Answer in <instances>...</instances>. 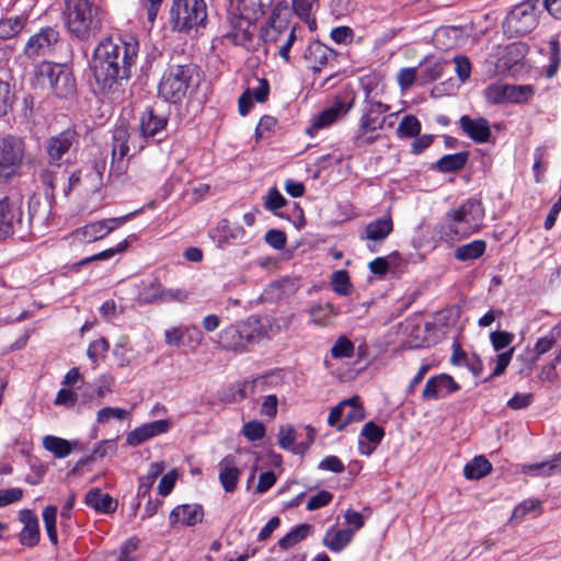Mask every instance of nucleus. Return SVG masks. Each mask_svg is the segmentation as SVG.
Listing matches in <instances>:
<instances>
[{
	"label": "nucleus",
	"instance_id": "obj_63",
	"mask_svg": "<svg viewBox=\"0 0 561 561\" xmlns=\"http://www.w3.org/2000/svg\"><path fill=\"white\" fill-rule=\"evenodd\" d=\"M245 92L250 93V98L259 103H264L270 94V84L266 79H257V87L249 88Z\"/></svg>",
	"mask_w": 561,
	"mask_h": 561
},
{
	"label": "nucleus",
	"instance_id": "obj_50",
	"mask_svg": "<svg viewBox=\"0 0 561 561\" xmlns=\"http://www.w3.org/2000/svg\"><path fill=\"white\" fill-rule=\"evenodd\" d=\"M294 12L302 20L309 21L318 8V0H291Z\"/></svg>",
	"mask_w": 561,
	"mask_h": 561
},
{
	"label": "nucleus",
	"instance_id": "obj_3",
	"mask_svg": "<svg viewBox=\"0 0 561 561\" xmlns=\"http://www.w3.org/2000/svg\"><path fill=\"white\" fill-rule=\"evenodd\" d=\"M279 331L280 327L274 324L270 318L250 317L224 328L217 335V343L222 350L244 353L251 345L263 339H271Z\"/></svg>",
	"mask_w": 561,
	"mask_h": 561
},
{
	"label": "nucleus",
	"instance_id": "obj_18",
	"mask_svg": "<svg viewBox=\"0 0 561 561\" xmlns=\"http://www.w3.org/2000/svg\"><path fill=\"white\" fill-rule=\"evenodd\" d=\"M170 428L171 422L169 420H157L145 423L128 433L126 443L135 447L156 436L168 433Z\"/></svg>",
	"mask_w": 561,
	"mask_h": 561
},
{
	"label": "nucleus",
	"instance_id": "obj_20",
	"mask_svg": "<svg viewBox=\"0 0 561 561\" xmlns=\"http://www.w3.org/2000/svg\"><path fill=\"white\" fill-rule=\"evenodd\" d=\"M76 137V130L68 128L48 140L47 154L50 163H56L57 168L59 167L58 161L69 151Z\"/></svg>",
	"mask_w": 561,
	"mask_h": 561
},
{
	"label": "nucleus",
	"instance_id": "obj_43",
	"mask_svg": "<svg viewBox=\"0 0 561 561\" xmlns=\"http://www.w3.org/2000/svg\"><path fill=\"white\" fill-rule=\"evenodd\" d=\"M41 182L43 185H45L50 192L46 191L45 194L48 198L54 199L55 198V188L57 184L65 180V172H58L54 169H45L39 174Z\"/></svg>",
	"mask_w": 561,
	"mask_h": 561
},
{
	"label": "nucleus",
	"instance_id": "obj_10",
	"mask_svg": "<svg viewBox=\"0 0 561 561\" xmlns=\"http://www.w3.org/2000/svg\"><path fill=\"white\" fill-rule=\"evenodd\" d=\"M207 19V8L204 0H173L170 10V22L173 30L187 31L199 26Z\"/></svg>",
	"mask_w": 561,
	"mask_h": 561
},
{
	"label": "nucleus",
	"instance_id": "obj_29",
	"mask_svg": "<svg viewBox=\"0 0 561 561\" xmlns=\"http://www.w3.org/2000/svg\"><path fill=\"white\" fill-rule=\"evenodd\" d=\"M353 537L354 530L352 529L335 530L332 527L325 533L322 545L330 551L339 553L352 541Z\"/></svg>",
	"mask_w": 561,
	"mask_h": 561
},
{
	"label": "nucleus",
	"instance_id": "obj_16",
	"mask_svg": "<svg viewBox=\"0 0 561 561\" xmlns=\"http://www.w3.org/2000/svg\"><path fill=\"white\" fill-rule=\"evenodd\" d=\"M504 26L515 36L528 34L536 26L534 7L530 3L516 5L506 16Z\"/></svg>",
	"mask_w": 561,
	"mask_h": 561
},
{
	"label": "nucleus",
	"instance_id": "obj_53",
	"mask_svg": "<svg viewBox=\"0 0 561 561\" xmlns=\"http://www.w3.org/2000/svg\"><path fill=\"white\" fill-rule=\"evenodd\" d=\"M514 339L515 335L507 331L497 330L490 334V342L496 352L510 347Z\"/></svg>",
	"mask_w": 561,
	"mask_h": 561
},
{
	"label": "nucleus",
	"instance_id": "obj_15",
	"mask_svg": "<svg viewBox=\"0 0 561 561\" xmlns=\"http://www.w3.org/2000/svg\"><path fill=\"white\" fill-rule=\"evenodd\" d=\"M290 10L286 1L278 2L272 12L267 25L262 28V38L264 42L277 43L289 30Z\"/></svg>",
	"mask_w": 561,
	"mask_h": 561
},
{
	"label": "nucleus",
	"instance_id": "obj_8",
	"mask_svg": "<svg viewBox=\"0 0 561 561\" xmlns=\"http://www.w3.org/2000/svg\"><path fill=\"white\" fill-rule=\"evenodd\" d=\"M194 72L193 65L169 66L160 79L159 95L169 103H180L187 94Z\"/></svg>",
	"mask_w": 561,
	"mask_h": 561
},
{
	"label": "nucleus",
	"instance_id": "obj_60",
	"mask_svg": "<svg viewBox=\"0 0 561 561\" xmlns=\"http://www.w3.org/2000/svg\"><path fill=\"white\" fill-rule=\"evenodd\" d=\"M117 450L116 439H104L98 443L93 449L92 457L106 458L115 455Z\"/></svg>",
	"mask_w": 561,
	"mask_h": 561
},
{
	"label": "nucleus",
	"instance_id": "obj_46",
	"mask_svg": "<svg viewBox=\"0 0 561 561\" xmlns=\"http://www.w3.org/2000/svg\"><path fill=\"white\" fill-rule=\"evenodd\" d=\"M184 341L183 346L195 350L202 345L204 335L195 324L183 325Z\"/></svg>",
	"mask_w": 561,
	"mask_h": 561
},
{
	"label": "nucleus",
	"instance_id": "obj_48",
	"mask_svg": "<svg viewBox=\"0 0 561 561\" xmlns=\"http://www.w3.org/2000/svg\"><path fill=\"white\" fill-rule=\"evenodd\" d=\"M533 94L530 85H506V102L520 103Z\"/></svg>",
	"mask_w": 561,
	"mask_h": 561
},
{
	"label": "nucleus",
	"instance_id": "obj_62",
	"mask_svg": "<svg viewBox=\"0 0 561 561\" xmlns=\"http://www.w3.org/2000/svg\"><path fill=\"white\" fill-rule=\"evenodd\" d=\"M332 499L333 495L331 492L327 490H321L309 499L306 508L308 511H317L319 508L327 506L332 501Z\"/></svg>",
	"mask_w": 561,
	"mask_h": 561
},
{
	"label": "nucleus",
	"instance_id": "obj_7",
	"mask_svg": "<svg viewBox=\"0 0 561 561\" xmlns=\"http://www.w3.org/2000/svg\"><path fill=\"white\" fill-rule=\"evenodd\" d=\"M367 92L365 98L364 113L359 119L358 129L353 138L354 145L365 147L371 145L378 137L379 130L383 128L387 119L396 117L397 114L383 116L390 110V106L369 98Z\"/></svg>",
	"mask_w": 561,
	"mask_h": 561
},
{
	"label": "nucleus",
	"instance_id": "obj_47",
	"mask_svg": "<svg viewBox=\"0 0 561 561\" xmlns=\"http://www.w3.org/2000/svg\"><path fill=\"white\" fill-rule=\"evenodd\" d=\"M529 470L537 471L536 474L539 476H552L561 472V454L548 461L531 466Z\"/></svg>",
	"mask_w": 561,
	"mask_h": 561
},
{
	"label": "nucleus",
	"instance_id": "obj_14",
	"mask_svg": "<svg viewBox=\"0 0 561 561\" xmlns=\"http://www.w3.org/2000/svg\"><path fill=\"white\" fill-rule=\"evenodd\" d=\"M167 125L168 117L165 115H158L153 110L147 108L139 117V139L137 144L133 141V147L141 151L146 147L147 140L162 134Z\"/></svg>",
	"mask_w": 561,
	"mask_h": 561
},
{
	"label": "nucleus",
	"instance_id": "obj_12",
	"mask_svg": "<svg viewBox=\"0 0 561 561\" xmlns=\"http://www.w3.org/2000/svg\"><path fill=\"white\" fill-rule=\"evenodd\" d=\"M24 150V142L21 138L0 137V184L10 182L19 174Z\"/></svg>",
	"mask_w": 561,
	"mask_h": 561
},
{
	"label": "nucleus",
	"instance_id": "obj_30",
	"mask_svg": "<svg viewBox=\"0 0 561 561\" xmlns=\"http://www.w3.org/2000/svg\"><path fill=\"white\" fill-rule=\"evenodd\" d=\"M393 230L390 216L370 221L365 228V238L369 241H383Z\"/></svg>",
	"mask_w": 561,
	"mask_h": 561
},
{
	"label": "nucleus",
	"instance_id": "obj_49",
	"mask_svg": "<svg viewBox=\"0 0 561 561\" xmlns=\"http://www.w3.org/2000/svg\"><path fill=\"white\" fill-rule=\"evenodd\" d=\"M129 243L127 240L121 241L115 248L106 249L100 253H96L92 256L83 259L79 264L85 265L92 261H105L112 259L115 254L122 253L127 250Z\"/></svg>",
	"mask_w": 561,
	"mask_h": 561
},
{
	"label": "nucleus",
	"instance_id": "obj_45",
	"mask_svg": "<svg viewBox=\"0 0 561 561\" xmlns=\"http://www.w3.org/2000/svg\"><path fill=\"white\" fill-rule=\"evenodd\" d=\"M354 348L353 342L342 335L333 344L331 355L333 358H351L354 355Z\"/></svg>",
	"mask_w": 561,
	"mask_h": 561
},
{
	"label": "nucleus",
	"instance_id": "obj_57",
	"mask_svg": "<svg viewBox=\"0 0 561 561\" xmlns=\"http://www.w3.org/2000/svg\"><path fill=\"white\" fill-rule=\"evenodd\" d=\"M286 205V198L280 194L276 187L270 188L267 196L264 201V207L276 214V210Z\"/></svg>",
	"mask_w": 561,
	"mask_h": 561
},
{
	"label": "nucleus",
	"instance_id": "obj_28",
	"mask_svg": "<svg viewBox=\"0 0 561 561\" xmlns=\"http://www.w3.org/2000/svg\"><path fill=\"white\" fill-rule=\"evenodd\" d=\"M151 289L154 294L144 297V302H153L160 300L162 302H183L188 298V293L183 288H163L161 284H153Z\"/></svg>",
	"mask_w": 561,
	"mask_h": 561
},
{
	"label": "nucleus",
	"instance_id": "obj_61",
	"mask_svg": "<svg viewBox=\"0 0 561 561\" xmlns=\"http://www.w3.org/2000/svg\"><path fill=\"white\" fill-rule=\"evenodd\" d=\"M506 85L492 84L485 89V99L491 104H500L506 102Z\"/></svg>",
	"mask_w": 561,
	"mask_h": 561
},
{
	"label": "nucleus",
	"instance_id": "obj_5",
	"mask_svg": "<svg viewBox=\"0 0 561 561\" xmlns=\"http://www.w3.org/2000/svg\"><path fill=\"white\" fill-rule=\"evenodd\" d=\"M62 18L68 33L80 41L95 37L102 28L103 12L90 0H65Z\"/></svg>",
	"mask_w": 561,
	"mask_h": 561
},
{
	"label": "nucleus",
	"instance_id": "obj_37",
	"mask_svg": "<svg viewBox=\"0 0 561 561\" xmlns=\"http://www.w3.org/2000/svg\"><path fill=\"white\" fill-rule=\"evenodd\" d=\"M339 309L331 302L318 304L309 309L310 321L317 325H327L331 316H336Z\"/></svg>",
	"mask_w": 561,
	"mask_h": 561
},
{
	"label": "nucleus",
	"instance_id": "obj_51",
	"mask_svg": "<svg viewBox=\"0 0 561 561\" xmlns=\"http://www.w3.org/2000/svg\"><path fill=\"white\" fill-rule=\"evenodd\" d=\"M383 436V428L371 421L366 423L360 432V437H364L368 443L374 444L375 446L381 443Z\"/></svg>",
	"mask_w": 561,
	"mask_h": 561
},
{
	"label": "nucleus",
	"instance_id": "obj_56",
	"mask_svg": "<svg viewBox=\"0 0 561 561\" xmlns=\"http://www.w3.org/2000/svg\"><path fill=\"white\" fill-rule=\"evenodd\" d=\"M332 286L340 296H346L350 293V278L347 272L336 271L332 275Z\"/></svg>",
	"mask_w": 561,
	"mask_h": 561
},
{
	"label": "nucleus",
	"instance_id": "obj_17",
	"mask_svg": "<svg viewBox=\"0 0 561 561\" xmlns=\"http://www.w3.org/2000/svg\"><path fill=\"white\" fill-rule=\"evenodd\" d=\"M460 390V385L448 374H438L428 378L422 391L421 399L425 402L449 397Z\"/></svg>",
	"mask_w": 561,
	"mask_h": 561
},
{
	"label": "nucleus",
	"instance_id": "obj_1",
	"mask_svg": "<svg viewBox=\"0 0 561 561\" xmlns=\"http://www.w3.org/2000/svg\"><path fill=\"white\" fill-rule=\"evenodd\" d=\"M138 42L121 37L103 39L93 53L94 77L103 93L121 92L123 81L131 76V67L138 57Z\"/></svg>",
	"mask_w": 561,
	"mask_h": 561
},
{
	"label": "nucleus",
	"instance_id": "obj_21",
	"mask_svg": "<svg viewBox=\"0 0 561 561\" xmlns=\"http://www.w3.org/2000/svg\"><path fill=\"white\" fill-rule=\"evenodd\" d=\"M219 482L227 493H232L238 486L241 470L232 455L224 457L219 463Z\"/></svg>",
	"mask_w": 561,
	"mask_h": 561
},
{
	"label": "nucleus",
	"instance_id": "obj_41",
	"mask_svg": "<svg viewBox=\"0 0 561 561\" xmlns=\"http://www.w3.org/2000/svg\"><path fill=\"white\" fill-rule=\"evenodd\" d=\"M26 19L14 16L0 20V38L9 39L18 35L25 27Z\"/></svg>",
	"mask_w": 561,
	"mask_h": 561
},
{
	"label": "nucleus",
	"instance_id": "obj_11",
	"mask_svg": "<svg viewBox=\"0 0 561 561\" xmlns=\"http://www.w3.org/2000/svg\"><path fill=\"white\" fill-rule=\"evenodd\" d=\"M61 42L57 26H44L32 34L24 44L22 55L32 61L53 56Z\"/></svg>",
	"mask_w": 561,
	"mask_h": 561
},
{
	"label": "nucleus",
	"instance_id": "obj_33",
	"mask_svg": "<svg viewBox=\"0 0 561 561\" xmlns=\"http://www.w3.org/2000/svg\"><path fill=\"white\" fill-rule=\"evenodd\" d=\"M485 250L486 242L484 240H473L458 247L455 250V257L461 262L477 260L484 254Z\"/></svg>",
	"mask_w": 561,
	"mask_h": 561
},
{
	"label": "nucleus",
	"instance_id": "obj_59",
	"mask_svg": "<svg viewBox=\"0 0 561 561\" xmlns=\"http://www.w3.org/2000/svg\"><path fill=\"white\" fill-rule=\"evenodd\" d=\"M514 351H515L514 347H510L507 351L497 355L495 367H494L493 371L491 373V375L485 379V381L490 380L493 377L501 376L505 371V369L507 368V366L510 365V363L512 360Z\"/></svg>",
	"mask_w": 561,
	"mask_h": 561
},
{
	"label": "nucleus",
	"instance_id": "obj_24",
	"mask_svg": "<svg viewBox=\"0 0 561 561\" xmlns=\"http://www.w3.org/2000/svg\"><path fill=\"white\" fill-rule=\"evenodd\" d=\"M307 433V442L301 443L298 446H294L296 440V431L291 425H286L280 427L278 433V444L283 449L291 450L295 454H301L309 448V446L313 443L314 432L310 426L306 427Z\"/></svg>",
	"mask_w": 561,
	"mask_h": 561
},
{
	"label": "nucleus",
	"instance_id": "obj_38",
	"mask_svg": "<svg viewBox=\"0 0 561 561\" xmlns=\"http://www.w3.org/2000/svg\"><path fill=\"white\" fill-rule=\"evenodd\" d=\"M541 501L534 499L525 500L514 508L512 520L515 523H520L527 515L537 517L539 514H541Z\"/></svg>",
	"mask_w": 561,
	"mask_h": 561
},
{
	"label": "nucleus",
	"instance_id": "obj_27",
	"mask_svg": "<svg viewBox=\"0 0 561 561\" xmlns=\"http://www.w3.org/2000/svg\"><path fill=\"white\" fill-rule=\"evenodd\" d=\"M332 57V49L316 41L309 44L305 53V59L313 71H320Z\"/></svg>",
	"mask_w": 561,
	"mask_h": 561
},
{
	"label": "nucleus",
	"instance_id": "obj_39",
	"mask_svg": "<svg viewBox=\"0 0 561 561\" xmlns=\"http://www.w3.org/2000/svg\"><path fill=\"white\" fill-rule=\"evenodd\" d=\"M163 470L164 465L162 462H152L149 466L147 474L140 477L139 479L137 495L145 496L151 489L157 478L163 472Z\"/></svg>",
	"mask_w": 561,
	"mask_h": 561
},
{
	"label": "nucleus",
	"instance_id": "obj_64",
	"mask_svg": "<svg viewBox=\"0 0 561 561\" xmlns=\"http://www.w3.org/2000/svg\"><path fill=\"white\" fill-rule=\"evenodd\" d=\"M455 70L461 82L467 81L471 75V62L468 57L458 55L454 57Z\"/></svg>",
	"mask_w": 561,
	"mask_h": 561
},
{
	"label": "nucleus",
	"instance_id": "obj_35",
	"mask_svg": "<svg viewBox=\"0 0 561 561\" xmlns=\"http://www.w3.org/2000/svg\"><path fill=\"white\" fill-rule=\"evenodd\" d=\"M312 526L309 524H299L294 527L289 533L278 540V547L283 550H288L297 543L306 539Z\"/></svg>",
	"mask_w": 561,
	"mask_h": 561
},
{
	"label": "nucleus",
	"instance_id": "obj_36",
	"mask_svg": "<svg viewBox=\"0 0 561 561\" xmlns=\"http://www.w3.org/2000/svg\"><path fill=\"white\" fill-rule=\"evenodd\" d=\"M548 45V65L543 67V71L546 77L551 79L557 75L561 64V46L557 37H551Z\"/></svg>",
	"mask_w": 561,
	"mask_h": 561
},
{
	"label": "nucleus",
	"instance_id": "obj_42",
	"mask_svg": "<svg viewBox=\"0 0 561 561\" xmlns=\"http://www.w3.org/2000/svg\"><path fill=\"white\" fill-rule=\"evenodd\" d=\"M421 131V123L414 115H405L397 128L399 138H413L419 136Z\"/></svg>",
	"mask_w": 561,
	"mask_h": 561
},
{
	"label": "nucleus",
	"instance_id": "obj_25",
	"mask_svg": "<svg viewBox=\"0 0 561 561\" xmlns=\"http://www.w3.org/2000/svg\"><path fill=\"white\" fill-rule=\"evenodd\" d=\"M108 233H111V228H107L102 219L73 230L71 237L77 241L90 243L103 239Z\"/></svg>",
	"mask_w": 561,
	"mask_h": 561
},
{
	"label": "nucleus",
	"instance_id": "obj_34",
	"mask_svg": "<svg viewBox=\"0 0 561 561\" xmlns=\"http://www.w3.org/2000/svg\"><path fill=\"white\" fill-rule=\"evenodd\" d=\"M491 462L484 456H476L463 468V474L468 480H479L490 473Z\"/></svg>",
	"mask_w": 561,
	"mask_h": 561
},
{
	"label": "nucleus",
	"instance_id": "obj_31",
	"mask_svg": "<svg viewBox=\"0 0 561 561\" xmlns=\"http://www.w3.org/2000/svg\"><path fill=\"white\" fill-rule=\"evenodd\" d=\"M76 445L77 442H69L55 435H46L43 437V447L56 458L68 457Z\"/></svg>",
	"mask_w": 561,
	"mask_h": 561
},
{
	"label": "nucleus",
	"instance_id": "obj_19",
	"mask_svg": "<svg viewBox=\"0 0 561 561\" xmlns=\"http://www.w3.org/2000/svg\"><path fill=\"white\" fill-rule=\"evenodd\" d=\"M459 125L462 131L477 144H484L491 137L490 124L484 117L471 118L469 115H462Z\"/></svg>",
	"mask_w": 561,
	"mask_h": 561
},
{
	"label": "nucleus",
	"instance_id": "obj_23",
	"mask_svg": "<svg viewBox=\"0 0 561 561\" xmlns=\"http://www.w3.org/2000/svg\"><path fill=\"white\" fill-rule=\"evenodd\" d=\"M350 108L351 104L346 106L343 101H336L332 106L323 110L318 115L312 117L311 126L307 131L312 134V131H317L330 126L336 122L342 114H346Z\"/></svg>",
	"mask_w": 561,
	"mask_h": 561
},
{
	"label": "nucleus",
	"instance_id": "obj_55",
	"mask_svg": "<svg viewBox=\"0 0 561 561\" xmlns=\"http://www.w3.org/2000/svg\"><path fill=\"white\" fill-rule=\"evenodd\" d=\"M129 412L122 408L106 407L98 411L96 421L99 423H107L111 419L124 420Z\"/></svg>",
	"mask_w": 561,
	"mask_h": 561
},
{
	"label": "nucleus",
	"instance_id": "obj_13",
	"mask_svg": "<svg viewBox=\"0 0 561 561\" xmlns=\"http://www.w3.org/2000/svg\"><path fill=\"white\" fill-rule=\"evenodd\" d=\"M43 83L47 81L49 88L58 98H69L76 93V79L72 72L64 65L44 62L39 69Z\"/></svg>",
	"mask_w": 561,
	"mask_h": 561
},
{
	"label": "nucleus",
	"instance_id": "obj_6",
	"mask_svg": "<svg viewBox=\"0 0 561 561\" xmlns=\"http://www.w3.org/2000/svg\"><path fill=\"white\" fill-rule=\"evenodd\" d=\"M274 0H240V16L231 20V31L225 37L234 45L247 46L252 39L253 23L272 5Z\"/></svg>",
	"mask_w": 561,
	"mask_h": 561
},
{
	"label": "nucleus",
	"instance_id": "obj_58",
	"mask_svg": "<svg viewBox=\"0 0 561 561\" xmlns=\"http://www.w3.org/2000/svg\"><path fill=\"white\" fill-rule=\"evenodd\" d=\"M163 0H139L140 10L145 12L147 21L153 25Z\"/></svg>",
	"mask_w": 561,
	"mask_h": 561
},
{
	"label": "nucleus",
	"instance_id": "obj_22",
	"mask_svg": "<svg viewBox=\"0 0 561 561\" xmlns=\"http://www.w3.org/2000/svg\"><path fill=\"white\" fill-rule=\"evenodd\" d=\"M204 516L203 507L197 504H183L174 507L169 515V523L174 526L178 523L186 526H195Z\"/></svg>",
	"mask_w": 561,
	"mask_h": 561
},
{
	"label": "nucleus",
	"instance_id": "obj_2",
	"mask_svg": "<svg viewBox=\"0 0 561 561\" xmlns=\"http://www.w3.org/2000/svg\"><path fill=\"white\" fill-rule=\"evenodd\" d=\"M50 204L42 205L32 198L28 204V221L22 219L21 199L18 196L0 195V239L15 237L23 240L35 234L36 227L46 226Z\"/></svg>",
	"mask_w": 561,
	"mask_h": 561
},
{
	"label": "nucleus",
	"instance_id": "obj_44",
	"mask_svg": "<svg viewBox=\"0 0 561 561\" xmlns=\"http://www.w3.org/2000/svg\"><path fill=\"white\" fill-rule=\"evenodd\" d=\"M108 348L110 344L107 340L100 337L89 344L87 355L94 365H98L101 359L105 358Z\"/></svg>",
	"mask_w": 561,
	"mask_h": 561
},
{
	"label": "nucleus",
	"instance_id": "obj_40",
	"mask_svg": "<svg viewBox=\"0 0 561 561\" xmlns=\"http://www.w3.org/2000/svg\"><path fill=\"white\" fill-rule=\"evenodd\" d=\"M57 514H58V508L55 505H48L43 511V522H44L45 530L47 533L49 541L54 546L58 545Z\"/></svg>",
	"mask_w": 561,
	"mask_h": 561
},
{
	"label": "nucleus",
	"instance_id": "obj_52",
	"mask_svg": "<svg viewBox=\"0 0 561 561\" xmlns=\"http://www.w3.org/2000/svg\"><path fill=\"white\" fill-rule=\"evenodd\" d=\"M559 342H561V332L553 330L548 335L538 339L535 344V352L537 355H542Z\"/></svg>",
	"mask_w": 561,
	"mask_h": 561
},
{
	"label": "nucleus",
	"instance_id": "obj_26",
	"mask_svg": "<svg viewBox=\"0 0 561 561\" xmlns=\"http://www.w3.org/2000/svg\"><path fill=\"white\" fill-rule=\"evenodd\" d=\"M84 503L96 513L111 514L117 508V501L100 489H91L87 492Z\"/></svg>",
	"mask_w": 561,
	"mask_h": 561
},
{
	"label": "nucleus",
	"instance_id": "obj_4",
	"mask_svg": "<svg viewBox=\"0 0 561 561\" xmlns=\"http://www.w3.org/2000/svg\"><path fill=\"white\" fill-rule=\"evenodd\" d=\"M484 209L481 202L470 198L458 208L446 214L435 228L439 241L454 245L456 242L477 232L482 227Z\"/></svg>",
	"mask_w": 561,
	"mask_h": 561
},
{
	"label": "nucleus",
	"instance_id": "obj_9",
	"mask_svg": "<svg viewBox=\"0 0 561 561\" xmlns=\"http://www.w3.org/2000/svg\"><path fill=\"white\" fill-rule=\"evenodd\" d=\"M130 133L128 127L122 123L117 125L112 133V160L108 170V178L113 182L124 183L128 171L129 160L127 154L130 150L129 146Z\"/></svg>",
	"mask_w": 561,
	"mask_h": 561
},
{
	"label": "nucleus",
	"instance_id": "obj_54",
	"mask_svg": "<svg viewBox=\"0 0 561 561\" xmlns=\"http://www.w3.org/2000/svg\"><path fill=\"white\" fill-rule=\"evenodd\" d=\"M21 545L35 547L39 541V524L24 526L19 535Z\"/></svg>",
	"mask_w": 561,
	"mask_h": 561
},
{
	"label": "nucleus",
	"instance_id": "obj_32",
	"mask_svg": "<svg viewBox=\"0 0 561 561\" xmlns=\"http://www.w3.org/2000/svg\"><path fill=\"white\" fill-rule=\"evenodd\" d=\"M468 161V152L461 151L453 154H445L438 159L433 169L442 173L456 172L465 167Z\"/></svg>",
	"mask_w": 561,
	"mask_h": 561
}]
</instances>
